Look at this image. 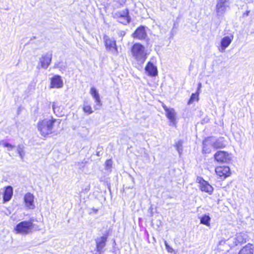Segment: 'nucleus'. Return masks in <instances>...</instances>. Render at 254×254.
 Masks as SVG:
<instances>
[{"label":"nucleus","instance_id":"f257e3e1","mask_svg":"<svg viewBox=\"0 0 254 254\" xmlns=\"http://www.w3.org/2000/svg\"><path fill=\"white\" fill-rule=\"evenodd\" d=\"M131 52L138 64L141 65L144 63L147 58V54L144 46L138 43H135L131 47Z\"/></svg>","mask_w":254,"mask_h":254},{"label":"nucleus","instance_id":"f03ea898","mask_svg":"<svg viewBox=\"0 0 254 254\" xmlns=\"http://www.w3.org/2000/svg\"><path fill=\"white\" fill-rule=\"evenodd\" d=\"M34 219L30 218L28 221H23L18 223L14 228L16 233L22 235H27L33 232L35 228L33 223Z\"/></svg>","mask_w":254,"mask_h":254},{"label":"nucleus","instance_id":"7ed1b4c3","mask_svg":"<svg viewBox=\"0 0 254 254\" xmlns=\"http://www.w3.org/2000/svg\"><path fill=\"white\" fill-rule=\"evenodd\" d=\"M56 119L52 118L51 120L44 119L39 121L38 123V129L42 136L44 137L52 133L54 124Z\"/></svg>","mask_w":254,"mask_h":254},{"label":"nucleus","instance_id":"20e7f679","mask_svg":"<svg viewBox=\"0 0 254 254\" xmlns=\"http://www.w3.org/2000/svg\"><path fill=\"white\" fill-rule=\"evenodd\" d=\"M112 14L114 18L117 19L119 22L124 25L129 24L131 21V17L129 15V10L127 8L117 11Z\"/></svg>","mask_w":254,"mask_h":254},{"label":"nucleus","instance_id":"39448f33","mask_svg":"<svg viewBox=\"0 0 254 254\" xmlns=\"http://www.w3.org/2000/svg\"><path fill=\"white\" fill-rule=\"evenodd\" d=\"M103 40L107 51L111 53L114 56H117L119 52L116 40L114 38H110L106 35H104Z\"/></svg>","mask_w":254,"mask_h":254},{"label":"nucleus","instance_id":"423d86ee","mask_svg":"<svg viewBox=\"0 0 254 254\" xmlns=\"http://www.w3.org/2000/svg\"><path fill=\"white\" fill-rule=\"evenodd\" d=\"M109 236V231H106L102 236L97 237L95 240L96 251L98 253L103 252V249L106 245Z\"/></svg>","mask_w":254,"mask_h":254},{"label":"nucleus","instance_id":"0eeeda50","mask_svg":"<svg viewBox=\"0 0 254 254\" xmlns=\"http://www.w3.org/2000/svg\"><path fill=\"white\" fill-rule=\"evenodd\" d=\"M228 6L229 0H217L216 12L218 18L224 14L226 11V8Z\"/></svg>","mask_w":254,"mask_h":254},{"label":"nucleus","instance_id":"6e6552de","mask_svg":"<svg viewBox=\"0 0 254 254\" xmlns=\"http://www.w3.org/2000/svg\"><path fill=\"white\" fill-rule=\"evenodd\" d=\"M215 161L219 163H228L231 160L230 154L224 151H218L214 155Z\"/></svg>","mask_w":254,"mask_h":254},{"label":"nucleus","instance_id":"1a4fd4ad","mask_svg":"<svg viewBox=\"0 0 254 254\" xmlns=\"http://www.w3.org/2000/svg\"><path fill=\"white\" fill-rule=\"evenodd\" d=\"M234 38L232 35L226 36L222 38L220 41V46L218 47L219 52L224 53L226 49L230 45Z\"/></svg>","mask_w":254,"mask_h":254},{"label":"nucleus","instance_id":"9d476101","mask_svg":"<svg viewBox=\"0 0 254 254\" xmlns=\"http://www.w3.org/2000/svg\"><path fill=\"white\" fill-rule=\"evenodd\" d=\"M216 174L222 179H225L231 174L230 169L228 166H218L215 168Z\"/></svg>","mask_w":254,"mask_h":254},{"label":"nucleus","instance_id":"9b49d317","mask_svg":"<svg viewBox=\"0 0 254 254\" xmlns=\"http://www.w3.org/2000/svg\"><path fill=\"white\" fill-rule=\"evenodd\" d=\"M52 58V54L51 53H47L40 58V63L41 66L43 68L47 69L50 65Z\"/></svg>","mask_w":254,"mask_h":254},{"label":"nucleus","instance_id":"f8f14e48","mask_svg":"<svg viewBox=\"0 0 254 254\" xmlns=\"http://www.w3.org/2000/svg\"><path fill=\"white\" fill-rule=\"evenodd\" d=\"M24 202L25 206L29 209H33L35 208V205L34 203V196L30 193L27 192L24 196Z\"/></svg>","mask_w":254,"mask_h":254},{"label":"nucleus","instance_id":"ddd939ff","mask_svg":"<svg viewBox=\"0 0 254 254\" xmlns=\"http://www.w3.org/2000/svg\"><path fill=\"white\" fill-rule=\"evenodd\" d=\"M145 70L148 75L151 77H155L158 74L157 66L150 61L147 63L145 66Z\"/></svg>","mask_w":254,"mask_h":254},{"label":"nucleus","instance_id":"4468645a","mask_svg":"<svg viewBox=\"0 0 254 254\" xmlns=\"http://www.w3.org/2000/svg\"><path fill=\"white\" fill-rule=\"evenodd\" d=\"M163 108L166 112L167 117L170 121V125L175 126L176 114L174 109H168L166 106H163Z\"/></svg>","mask_w":254,"mask_h":254},{"label":"nucleus","instance_id":"2eb2a0df","mask_svg":"<svg viewBox=\"0 0 254 254\" xmlns=\"http://www.w3.org/2000/svg\"><path fill=\"white\" fill-rule=\"evenodd\" d=\"M134 38L139 40H143L147 37V34L145 30V27L143 26H140L138 27L132 34Z\"/></svg>","mask_w":254,"mask_h":254},{"label":"nucleus","instance_id":"dca6fc26","mask_svg":"<svg viewBox=\"0 0 254 254\" xmlns=\"http://www.w3.org/2000/svg\"><path fill=\"white\" fill-rule=\"evenodd\" d=\"M199 188L202 191L208 193L209 194H212L214 190L213 187L204 179H201L200 181Z\"/></svg>","mask_w":254,"mask_h":254},{"label":"nucleus","instance_id":"f3484780","mask_svg":"<svg viewBox=\"0 0 254 254\" xmlns=\"http://www.w3.org/2000/svg\"><path fill=\"white\" fill-rule=\"evenodd\" d=\"M63 81L61 76L56 75L51 78V88H60L63 87Z\"/></svg>","mask_w":254,"mask_h":254},{"label":"nucleus","instance_id":"a211bd4d","mask_svg":"<svg viewBox=\"0 0 254 254\" xmlns=\"http://www.w3.org/2000/svg\"><path fill=\"white\" fill-rule=\"evenodd\" d=\"M4 190L3 194V203L9 201L13 195V188L10 186H8L4 188Z\"/></svg>","mask_w":254,"mask_h":254},{"label":"nucleus","instance_id":"6ab92c4d","mask_svg":"<svg viewBox=\"0 0 254 254\" xmlns=\"http://www.w3.org/2000/svg\"><path fill=\"white\" fill-rule=\"evenodd\" d=\"M90 93L95 100L96 103L95 109H98L102 106V103L98 91L94 87H92L90 89Z\"/></svg>","mask_w":254,"mask_h":254},{"label":"nucleus","instance_id":"aec40b11","mask_svg":"<svg viewBox=\"0 0 254 254\" xmlns=\"http://www.w3.org/2000/svg\"><path fill=\"white\" fill-rule=\"evenodd\" d=\"M239 254H253L252 245L249 244L240 250Z\"/></svg>","mask_w":254,"mask_h":254},{"label":"nucleus","instance_id":"412c9836","mask_svg":"<svg viewBox=\"0 0 254 254\" xmlns=\"http://www.w3.org/2000/svg\"><path fill=\"white\" fill-rule=\"evenodd\" d=\"M199 219L201 224L207 226H209L210 225L211 218L209 214H204L201 217H199Z\"/></svg>","mask_w":254,"mask_h":254},{"label":"nucleus","instance_id":"4be33fe9","mask_svg":"<svg viewBox=\"0 0 254 254\" xmlns=\"http://www.w3.org/2000/svg\"><path fill=\"white\" fill-rule=\"evenodd\" d=\"M52 108L54 113L56 114L57 116H62L63 113L62 111H61L63 109L62 107L58 106L56 102H53Z\"/></svg>","mask_w":254,"mask_h":254},{"label":"nucleus","instance_id":"5701e85b","mask_svg":"<svg viewBox=\"0 0 254 254\" xmlns=\"http://www.w3.org/2000/svg\"><path fill=\"white\" fill-rule=\"evenodd\" d=\"M24 145L23 144H19L17 147V152L19 154L21 160H23L25 155L24 151Z\"/></svg>","mask_w":254,"mask_h":254},{"label":"nucleus","instance_id":"b1692460","mask_svg":"<svg viewBox=\"0 0 254 254\" xmlns=\"http://www.w3.org/2000/svg\"><path fill=\"white\" fill-rule=\"evenodd\" d=\"M83 110L84 113H85L88 115H90L93 112V111L91 108V107L90 105H88L87 102H84Z\"/></svg>","mask_w":254,"mask_h":254},{"label":"nucleus","instance_id":"393cba45","mask_svg":"<svg viewBox=\"0 0 254 254\" xmlns=\"http://www.w3.org/2000/svg\"><path fill=\"white\" fill-rule=\"evenodd\" d=\"M0 145L6 147L8 151H11L15 147L14 145L9 144V143L6 142L3 140L0 141Z\"/></svg>","mask_w":254,"mask_h":254},{"label":"nucleus","instance_id":"a878e982","mask_svg":"<svg viewBox=\"0 0 254 254\" xmlns=\"http://www.w3.org/2000/svg\"><path fill=\"white\" fill-rule=\"evenodd\" d=\"M175 147L180 155L183 151V141L179 140L175 143Z\"/></svg>","mask_w":254,"mask_h":254},{"label":"nucleus","instance_id":"bb28decb","mask_svg":"<svg viewBox=\"0 0 254 254\" xmlns=\"http://www.w3.org/2000/svg\"><path fill=\"white\" fill-rule=\"evenodd\" d=\"M199 92H196L195 93H192L190 97L188 102V104L189 105L191 104L196 99L197 100L198 99V95H199Z\"/></svg>","mask_w":254,"mask_h":254},{"label":"nucleus","instance_id":"cd10ccee","mask_svg":"<svg viewBox=\"0 0 254 254\" xmlns=\"http://www.w3.org/2000/svg\"><path fill=\"white\" fill-rule=\"evenodd\" d=\"M211 152L210 149L207 147L204 142H203L202 152L203 153H209Z\"/></svg>","mask_w":254,"mask_h":254},{"label":"nucleus","instance_id":"c85d7f7f","mask_svg":"<svg viewBox=\"0 0 254 254\" xmlns=\"http://www.w3.org/2000/svg\"><path fill=\"white\" fill-rule=\"evenodd\" d=\"M55 67L60 68L61 70H65L66 69V66L63 64H61V63L58 64H55Z\"/></svg>","mask_w":254,"mask_h":254},{"label":"nucleus","instance_id":"c756f323","mask_svg":"<svg viewBox=\"0 0 254 254\" xmlns=\"http://www.w3.org/2000/svg\"><path fill=\"white\" fill-rule=\"evenodd\" d=\"M236 239L238 243H242L244 242V239L241 234H239L237 236Z\"/></svg>","mask_w":254,"mask_h":254},{"label":"nucleus","instance_id":"7c9ffc66","mask_svg":"<svg viewBox=\"0 0 254 254\" xmlns=\"http://www.w3.org/2000/svg\"><path fill=\"white\" fill-rule=\"evenodd\" d=\"M105 164H106V167L108 168H110L112 167V161L111 160H107L106 162H105Z\"/></svg>","mask_w":254,"mask_h":254},{"label":"nucleus","instance_id":"2f4dec72","mask_svg":"<svg viewBox=\"0 0 254 254\" xmlns=\"http://www.w3.org/2000/svg\"><path fill=\"white\" fill-rule=\"evenodd\" d=\"M213 146L216 148H223L224 147V146L222 145V144H219V142L217 141L214 143Z\"/></svg>","mask_w":254,"mask_h":254},{"label":"nucleus","instance_id":"473e14b6","mask_svg":"<svg viewBox=\"0 0 254 254\" xmlns=\"http://www.w3.org/2000/svg\"><path fill=\"white\" fill-rule=\"evenodd\" d=\"M97 151L96 152V155L98 156H101L100 152H101L102 150V147L101 146H98L97 147Z\"/></svg>","mask_w":254,"mask_h":254},{"label":"nucleus","instance_id":"72a5a7b5","mask_svg":"<svg viewBox=\"0 0 254 254\" xmlns=\"http://www.w3.org/2000/svg\"><path fill=\"white\" fill-rule=\"evenodd\" d=\"M250 13V10H247L242 14V17L245 18L249 15V14Z\"/></svg>","mask_w":254,"mask_h":254},{"label":"nucleus","instance_id":"f704fd0d","mask_svg":"<svg viewBox=\"0 0 254 254\" xmlns=\"http://www.w3.org/2000/svg\"><path fill=\"white\" fill-rule=\"evenodd\" d=\"M201 88V83H199L198 84V87H197V92H199V90H200V88Z\"/></svg>","mask_w":254,"mask_h":254},{"label":"nucleus","instance_id":"c9c22d12","mask_svg":"<svg viewBox=\"0 0 254 254\" xmlns=\"http://www.w3.org/2000/svg\"><path fill=\"white\" fill-rule=\"evenodd\" d=\"M125 35V32L123 31H121L119 33L120 36H123Z\"/></svg>","mask_w":254,"mask_h":254},{"label":"nucleus","instance_id":"e433bc0d","mask_svg":"<svg viewBox=\"0 0 254 254\" xmlns=\"http://www.w3.org/2000/svg\"><path fill=\"white\" fill-rule=\"evenodd\" d=\"M201 179H203L201 177H198L197 178V181H198V183L200 184V181H201Z\"/></svg>","mask_w":254,"mask_h":254},{"label":"nucleus","instance_id":"4c0bfd02","mask_svg":"<svg viewBox=\"0 0 254 254\" xmlns=\"http://www.w3.org/2000/svg\"><path fill=\"white\" fill-rule=\"evenodd\" d=\"M92 210H93V212H94V213H97V212H98V210L97 209H96V208H92Z\"/></svg>","mask_w":254,"mask_h":254},{"label":"nucleus","instance_id":"58836bf2","mask_svg":"<svg viewBox=\"0 0 254 254\" xmlns=\"http://www.w3.org/2000/svg\"><path fill=\"white\" fill-rule=\"evenodd\" d=\"M165 245H166V248H167V249H168V251L169 252H170V250H169V246H168V245H167V244L166 242H165Z\"/></svg>","mask_w":254,"mask_h":254},{"label":"nucleus","instance_id":"ea45409f","mask_svg":"<svg viewBox=\"0 0 254 254\" xmlns=\"http://www.w3.org/2000/svg\"><path fill=\"white\" fill-rule=\"evenodd\" d=\"M123 2H125V0H123Z\"/></svg>","mask_w":254,"mask_h":254}]
</instances>
